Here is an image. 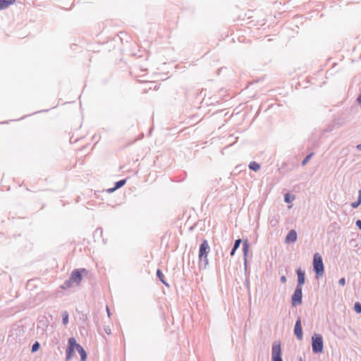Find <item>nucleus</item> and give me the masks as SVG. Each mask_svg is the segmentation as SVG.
I'll use <instances>...</instances> for the list:
<instances>
[{
	"label": "nucleus",
	"mask_w": 361,
	"mask_h": 361,
	"mask_svg": "<svg viewBox=\"0 0 361 361\" xmlns=\"http://www.w3.org/2000/svg\"><path fill=\"white\" fill-rule=\"evenodd\" d=\"M357 199L358 200H361V189L359 190L358 191V197H357Z\"/></svg>",
	"instance_id": "obj_30"
},
{
	"label": "nucleus",
	"mask_w": 361,
	"mask_h": 361,
	"mask_svg": "<svg viewBox=\"0 0 361 361\" xmlns=\"http://www.w3.org/2000/svg\"><path fill=\"white\" fill-rule=\"evenodd\" d=\"M210 247L209 246L208 242L207 240H204L202 243L200 244L199 249V259L200 262H204V268H206L208 264L207 255L209 252Z\"/></svg>",
	"instance_id": "obj_3"
},
{
	"label": "nucleus",
	"mask_w": 361,
	"mask_h": 361,
	"mask_svg": "<svg viewBox=\"0 0 361 361\" xmlns=\"http://www.w3.org/2000/svg\"><path fill=\"white\" fill-rule=\"evenodd\" d=\"M73 283V281L71 280V277H69L67 280L65 281V282L60 286V288L63 290H66L68 288H71Z\"/></svg>",
	"instance_id": "obj_15"
},
{
	"label": "nucleus",
	"mask_w": 361,
	"mask_h": 361,
	"mask_svg": "<svg viewBox=\"0 0 361 361\" xmlns=\"http://www.w3.org/2000/svg\"><path fill=\"white\" fill-rule=\"evenodd\" d=\"M69 314L67 311L62 312V323L63 325H66L68 322Z\"/></svg>",
	"instance_id": "obj_20"
},
{
	"label": "nucleus",
	"mask_w": 361,
	"mask_h": 361,
	"mask_svg": "<svg viewBox=\"0 0 361 361\" xmlns=\"http://www.w3.org/2000/svg\"><path fill=\"white\" fill-rule=\"evenodd\" d=\"M297 233L295 230H290L286 236L285 242L286 243H295L297 240Z\"/></svg>",
	"instance_id": "obj_10"
},
{
	"label": "nucleus",
	"mask_w": 361,
	"mask_h": 361,
	"mask_svg": "<svg viewBox=\"0 0 361 361\" xmlns=\"http://www.w3.org/2000/svg\"><path fill=\"white\" fill-rule=\"evenodd\" d=\"M275 225H276V223H274V224H271V226H274Z\"/></svg>",
	"instance_id": "obj_34"
},
{
	"label": "nucleus",
	"mask_w": 361,
	"mask_h": 361,
	"mask_svg": "<svg viewBox=\"0 0 361 361\" xmlns=\"http://www.w3.org/2000/svg\"><path fill=\"white\" fill-rule=\"evenodd\" d=\"M357 149L361 150V144L357 145Z\"/></svg>",
	"instance_id": "obj_32"
},
{
	"label": "nucleus",
	"mask_w": 361,
	"mask_h": 361,
	"mask_svg": "<svg viewBox=\"0 0 361 361\" xmlns=\"http://www.w3.org/2000/svg\"><path fill=\"white\" fill-rule=\"evenodd\" d=\"M242 243V240L240 238H238L235 240L233 246L231 249L230 255L231 256H233L236 252V250L239 248L240 244Z\"/></svg>",
	"instance_id": "obj_14"
},
{
	"label": "nucleus",
	"mask_w": 361,
	"mask_h": 361,
	"mask_svg": "<svg viewBox=\"0 0 361 361\" xmlns=\"http://www.w3.org/2000/svg\"><path fill=\"white\" fill-rule=\"evenodd\" d=\"M76 350L80 354V360L81 361H86L87 355L86 351L85 350L83 347L82 345H80V344L77 343Z\"/></svg>",
	"instance_id": "obj_12"
},
{
	"label": "nucleus",
	"mask_w": 361,
	"mask_h": 361,
	"mask_svg": "<svg viewBox=\"0 0 361 361\" xmlns=\"http://www.w3.org/2000/svg\"><path fill=\"white\" fill-rule=\"evenodd\" d=\"M40 348V344L38 341H35L32 345V348H31V353H34L35 352H37Z\"/></svg>",
	"instance_id": "obj_21"
},
{
	"label": "nucleus",
	"mask_w": 361,
	"mask_h": 361,
	"mask_svg": "<svg viewBox=\"0 0 361 361\" xmlns=\"http://www.w3.org/2000/svg\"><path fill=\"white\" fill-rule=\"evenodd\" d=\"M296 274L298 276L296 287L302 288V286L305 283V273L301 269H298Z\"/></svg>",
	"instance_id": "obj_9"
},
{
	"label": "nucleus",
	"mask_w": 361,
	"mask_h": 361,
	"mask_svg": "<svg viewBox=\"0 0 361 361\" xmlns=\"http://www.w3.org/2000/svg\"><path fill=\"white\" fill-rule=\"evenodd\" d=\"M77 342L75 338L71 337L68 338V345L66 349V360H69L73 355L75 350H76Z\"/></svg>",
	"instance_id": "obj_7"
},
{
	"label": "nucleus",
	"mask_w": 361,
	"mask_h": 361,
	"mask_svg": "<svg viewBox=\"0 0 361 361\" xmlns=\"http://www.w3.org/2000/svg\"><path fill=\"white\" fill-rule=\"evenodd\" d=\"M302 302V288L295 287L293 294L291 296V305L295 307Z\"/></svg>",
	"instance_id": "obj_5"
},
{
	"label": "nucleus",
	"mask_w": 361,
	"mask_h": 361,
	"mask_svg": "<svg viewBox=\"0 0 361 361\" xmlns=\"http://www.w3.org/2000/svg\"><path fill=\"white\" fill-rule=\"evenodd\" d=\"M355 224L357 228L361 230V220H357Z\"/></svg>",
	"instance_id": "obj_28"
},
{
	"label": "nucleus",
	"mask_w": 361,
	"mask_h": 361,
	"mask_svg": "<svg viewBox=\"0 0 361 361\" xmlns=\"http://www.w3.org/2000/svg\"><path fill=\"white\" fill-rule=\"evenodd\" d=\"M99 231H100L101 233H102V230L101 228H97V232Z\"/></svg>",
	"instance_id": "obj_33"
},
{
	"label": "nucleus",
	"mask_w": 361,
	"mask_h": 361,
	"mask_svg": "<svg viewBox=\"0 0 361 361\" xmlns=\"http://www.w3.org/2000/svg\"><path fill=\"white\" fill-rule=\"evenodd\" d=\"M106 312H107L108 316L110 317L111 313H110V310H109V308L108 306H106Z\"/></svg>",
	"instance_id": "obj_31"
},
{
	"label": "nucleus",
	"mask_w": 361,
	"mask_h": 361,
	"mask_svg": "<svg viewBox=\"0 0 361 361\" xmlns=\"http://www.w3.org/2000/svg\"><path fill=\"white\" fill-rule=\"evenodd\" d=\"M313 270L316 277L322 276L324 273V266L322 256L319 253H315L313 257Z\"/></svg>",
	"instance_id": "obj_1"
},
{
	"label": "nucleus",
	"mask_w": 361,
	"mask_h": 361,
	"mask_svg": "<svg viewBox=\"0 0 361 361\" xmlns=\"http://www.w3.org/2000/svg\"><path fill=\"white\" fill-rule=\"evenodd\" d=\"M312 350L313 353H322L324 350V341L321 334H314L312 336Z\"/></svg>",
	"instance_id": "obj_2"
},
{
	"label": "nucleus",
	"mask_w": 361,
	"mask_h": 361,
	"mask_svg": "<svg viewBox=\"0 0 361 361\" xmlns=\"http://www.w3.org/2000/svg\"><path fill=\"white\" fill-rule=\"evenodd\" d=\"M15 2L16 0H0V11L7 8Z\"/></svg>",
	"instance_id": "obj_13"
},
{
	"label": "nucleus",
	"mask_w": 361,
	"mask_h": 361,
	"mask_svg": "<svg viewBox=\"0 0 361 361\" xmlns=\"http://www.w3.org/2000/svg\"><path fill=\"white\" fill-rule=\"evenodd\" d=\"M104 331L108 334L110 335L111 333V328L109 326H104Z\"/></svg>",
	"instance_id": "obj_26"
},
{
	"label": "nucleus",
	"mask_w": 361,
	"mask_h": 361,
	"mask_svg": "<svg viewBox=\"0 0 361 361\" xmlns=\"http://www.w3.org/2000/svg\"><path fill=\"white\" fill-rule=\"evenodd\" d=\"M116 190V189H114V187H113V188H111L107 189V190H106V191H107V192H109V193H111V192H114Z\"/></svg>",
	"instance_id": "obj_29"
},
{
	"label": "nucleus",
	"mask_w": 361,
	"mask_h": 361,
	"mask_svg": "<svg viewBox=\"0 0 361 361\" xmlns=\"http://www.w3.org/2000/svg\"><path fill=\"white\" fill-rule=\"evenodd\" d=\"M248 167L250 170L257 172L260 169V164L257 163L256 161H251L249 164Z\"/></svg>",
	"instance_id": "obj_16"
},
{
	"label": "nucleus",
	"mask_w": 361,
	"mask_h": 361,
	"mask_svg": "<svg viewBox=\"0 0 361 361\" xmlns=\"http://www.w3.org/2000/svg\"><path fill=\"white\" fill-rule=\"evenodd\" d=\"M295 195H290V193H286L284 196V201L286 203H290L295 200Z\"/></svg>",
	"instance_id": "obj_19"
},
{
	"label": "nucleus",
	"mask_w": 361,
	"mask_h": 361,
	"mask_svg": "<svg viewBox=\"0 0 361 361\" xmlns=\"http://www.w3.org/2000/svg\"><path fill=\"white\" fill-rule=\"evenodd\" d=\"M361 204V200H357L355 202L351 203V207L354 209L358 207Z\"/></svg>",
	"instance_id": "obj_24"
},
{
	"label": "nucleus",
	"mask_w": 361,
	"mask_h": 361,
	"mask_svg": "<svg viewBox=\"0 0 361 361\" xmlns=\"http://www.w3.org/2000/svg\"><path fill=\"white\" fill-rule=\"evenodd\" d=\"M354 310L358 314L361 313V303L360 302H357L355 303Z\"/></svg>",
	"instance_id": "obj_23"
},
{
	"label": "nucleus",
	"mask_w": 361,
	"mask_h": 361,
	"mask_svg": "<svg viewBox=\"0 0 361 361\" xmlns=\"http://www.w3.org/2000/svg\"><path fill=\"white\" fill-rule=\"evenodd\" d=\"M272 361H283L280 342H274L272 345Z\"/></svg>",
	"instance_id": "obj_6"
},
{
	"label": "nucleus",
	"mask_w": 361,
	"mask_h": 361,
	"mask_svg": "<svg viewBox=\"0 0 361 361\" xmlns=\"http://www.w3.org/2000/svg\"><path fill=\"white\" fill-rule=\"evenodd\" d=\"M294 334L295 335L298 340L300 341L302 339V328L301 324V318L299 317L295 324L294 326Z\"/></svg>",
	"instance_id": "obj_8"
},
{
	"label": "nucleus",
	"mask_w": 361,
	"mask_h": 361,
	"mask_svg": "<svg viewBox=\"0 0 361 361\" xmlns=\"http://www.w3.org/2000/svg\"><path fill=\"white\" fill-rule=\"evenodd\" d=\"M280 281L282 283H285L287 281L286 276H281Z\"/></svg>",
	"instance_id": "obj_27"
},
{
	"label": "nucleus",
	"mask_w": 361,
	"mask_h": 361,
	"mask_svg": "<svg viewBox=\"0 0 361 361\" xmlns=\"http://www.w3.org/2000/svg\"><path fill=\"white\" fill-rule=\"evenodd\" d=\"M243 259L245 269H247V256L249 252V243L247 240H245L243 243Z\"/></svg>",
	"instance_id": "obj_11"
},
{
	"label": "nucleus",
	"mask_w": 361,
	"mask_h": 361,
	"mask_svg": "<svg viewBox=\"0 0 361 361\" xmlns=\"http://www.w3.org/2000/svg\"><path fill=\"white\" fill-rule=\"evenodd\" d=\"M87 273L88 271L85 268L74 269L71 274V280L79 286L82 280V274H87Z\"/></svg>",
	"instance_id": "obj_4"
},
{
	"label": "nucleus",
	"mask_w": 361,
	"mask_h": 361,
	"mask_svg": "<svg viewBox=\"0 0 361 361\" xmlns=\"http://www.w3.org/2000/svg\"><path fill=\"white\" fill-rule=\"evenodd\" d=\"M126 183V179H121L118 181H116L115 183H114V189H119L121 188V187H123Z\"/></svg>",
	"instance_id": "obj_18"
},
{
	"label": "nucleus",
	"mask_w": 361,
	"mask_h": 361,
	"mask_svg": "<svg viewBox=\"0 0 361 361\" xmlns=\"http://www.w3.org/2000/svg\"><path fill=\"white\" fill-rule=\"evenodd\" d=\"M157 276L158 277V279H159V281L164 285H166V286H169V285L164 281V276L161 271V269H158L157 270Z\"/></svg>",
	"instance_id": "obj_17"
},
{
	"label": "nucleus",
	"mask_w": 361,
	"mask_h": 361,
	"mask_svg": "<svg viewBox=\"0 0 361 361\" xmlns=\"http://www.w3.org/2000/svg\"><path fill=\"white\" fill-rule=\"evenodd\" d=\"M314 153L313 152H311L310 154H308L305 158L302 161V166H305V164H307V163L310 161V159H311V157L313 156Z\"/></svg>",
	"instance_id": "obj_22"
},
{
	"label": "nucleus",
	"mask_w": 361,
	"mask_h": 361,
	"mask_svg": "<svg viewBox=\"0 0 361 361\" xmlns=\"http://www.w3.org/2000/svg\"><path fill=\"white\" fill-rule=\"evenodd\" d=\"M338 283L342 286H344L345 285V278H341L339 279L338 281Z\"/></svg>",
	"instance_id": "obj_25"
}]
</instances>
